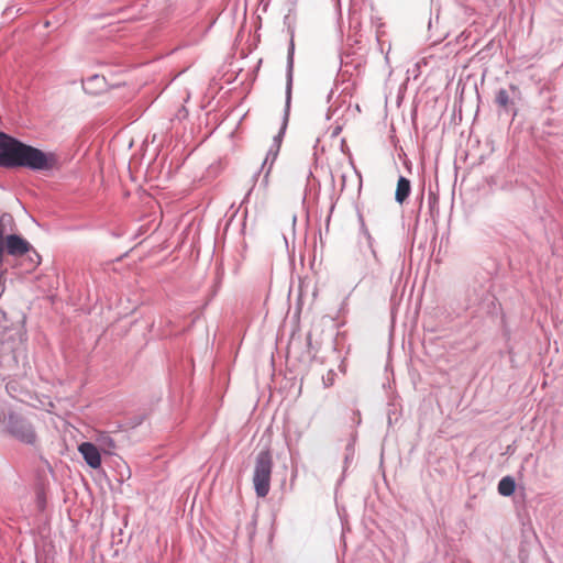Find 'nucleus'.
<instances>
[{
    "label": "nucleus",
    "mask_w": 563,
    "mask_h": 563,
    "mask_svg": "<svg viewBox=\"0 0 563 563\" xmlns=\"http://www.w3.org/2000/svg\"><path fill=\"white\" fill-rule=\"evenodd\" d=\"M12 220V216L9 213L0 214V265L3 262L5 228L11 224Z\"/></svg>",
    "instance_id": "obj_10"
},
{
    "label": "nucleus",
    "mask_w": 563,
    "mask_h": 563,
    "mask_svg": "<svg viewBox=\"0 0 563 563\" xmlns=\"http://www.w3.org/2000/svg\"><path fill=\"white\" fill-rule=\"evenodd\" d=\"M292 54H294V43L291 42L289 53H288V66L289 69L292 67Z\"/></svg>",
    "instance_id": "obj_15"
},
{
    "label": "nucleus",
    "mask_w": 563,
    "mask_h": 563,
    "mask_svg": "<svg viewBox=\"0 0 563 563\" xmlns=\"http://www.w3.org/2000/svg\"><path fill=\"white\" fill-rule=\"evenodd\" d=\"M32 245L18 234H9L4 240V250L12 256H21L29 253Z\"/></svg>",
    "instance_id": "obj_6"
},
{
    "label": "nucleus",
    "mask_w": 563,
    "mask_h": 563,
    "mask_svg": "<svg viewBox=\"0 0 563 563\" xmlns=\"http://www.w3.org/2000/svg\"><path fill=\"white\" fill-rule=\"evenodd\" d=\"M57 162L55 153L44 152L0 131V167L43 172L53 169Z\"/></svg>",
    "instance_id": "obj_1"
},
{
    "label": "nucleus",
    "mask_w": 563,
    "mask_h": 563,
    "mask_svg": "<svg viewBox=\"0 0 563 563\" xmlns=\"http://www.w3.org/2000/svg\"><path fill=\"white\" fill-rule=\"evenodd\" d=\"M296 222V216H292V223Z\"/></svg>",
    "instance_id": "obj_18"
},
{
    "label": "nucleus",
    "mask_w": 563,
    "mask_h": 563,
    "mask_svg": "<svg viewBox=\"0 0 563 563\" xmlns=\"http://www.w3.org/2000/svg\"><path fill=\"white\" fill-rule=\"evenodd\" d=\"M3 418H4V413L2 410H0V422L3 420Z\"/></svg>",
    "instance_id": "obj_16"
},
{
    "label": "nucleus",
    "mask_w": 563,
    "mask_h": 563,
    "mask_svg": "<svg viewBox=\"0 0 563 563\" xmlns=\"http://www.w3.org/2000/svg\"><path fill=\"white\" fill-rule=\"evenodd\" d=\"M519 95L517 86L511 85L509 89L500 88L497 90L495 96V103L500 109V113L517 115V109L515 107V97Z\"/></svg>",
    "instance_id": "obj_5"
},
{
    "label": "nucleus",
    "mask_w": 563,
    "mask_h": 563,
    "mask_svg": "<svg viewBox=\"0 0 563 563\" xmlns=\"http://www.w3.org/2000/svg\"><path fill=\"white\" fill-rule=\"evenodd\" d=\"M78 451L82 459L91 468H99L101 466V455L98 446L91 442H82L78 446Z\"/></svg>",
    "instance_id": "obj_7"
},
{
    "label": "nucleus",
    "mask_w": 563,
    "mask_h": 563,
    "mask_svg": "<svg viewBox=\"0 0 563 563\" xmlns=\"http://www.w3.org/2000/svg\"><path fill=\"white\" fill-rule=\"evenodd\" d=\"M411 191L410 180L404 176L398 178L397 188L395 192V200L402 205L409 197Z\"/></svg>",
    "instance_id": "obj_9"
},
{
    "label": "nucleus",
    "mask_w": 563,
    "mask_h": 563,
    "mask_svg": "<svg viewBox=\"0 0 563 563\" xmlns=\"http://www.w3.org/2000/svg\"><path fill=\"white\" fill-rule=\"evenodd\" d=\"M98 449L106 454H112L115 449L114 440L107 433H101L98 439Z\"/></svg>",
    "instance_id": "obj_12"
},
{
    "label": "nucleus",
    "mask_w": 563,
    "mask_h": 563,
    "mask_svg": "<svg viewBox=\"0 0 563 563\" xmlns=\"http://www.w3.org/2000/svg\"><path fill=\"white\" fill-rule=\"evenodd\" d=\"M333 372H329L327 377H323V384L325 387H329L333 384Z\"/></svg>",
    "instance_id": "obj_14"
},
{
    "label": "nucleus",
    "mask_w": 563,
    "mask_h": 563,
    "mask_svg": "<svg viewBox=\"0 0 563 563\" xmlns=\"http://www.w3.org/2000/svg\"><path fill=\"white\" fill-rule=\"evenodd\" d=\"M8 432L19 441L33 444L36 440V433L32 423L22 415L10 412L7 418Z\"/></svg>",
    "instance_id": "obj_3"
},
{
    "label": "nucleus",
    "mask_w": 563,
    "mask_h": 563,
    "mask_svg": "<svg viewBox=\"0 0 563 563\" xmlns=\"http://www.w3.org/2000/svg\"><path fill=\"white\" fill-rule=\"evenodd\" d=\"M388 422L391 423V416L388 413Z\"/></svg>",
    "instance_id": "obj_17"
},
{
    "label": "nucleus",
    "mask_w": 563,
    "mask_h": 563,
    "mask_svg": "<svg viewBox=\"0 0 563 563\" xmlns=\"http://www.w3.org/2000/svg\"><path fill=\"white\" fill-rule=\"evenodd\" d=\"M497 488L501 496L509 497L515 493L516 489L515 479L510 476H505L499 481Z\"/></svg>",
    "instance_id": "obj_11"
},
{
    "label": "nucleus",
    "mask_w": 563,
    "mask_h": 563,
    "mask_svg": "<svg viewBox=\"0 0 563 563\" xmlns=\"http://www.w3.org/2000/svg\"><path fill=\"white\" fill-rule=\"evenodd\" d=\"M107 82L103 76L92 75L82 81V88L87 93L97 95L106 89Z\"/></svg>",
    "instance_id": "obj_8"
},
{
    "label": "nucleus",
    "mask_w": 563,
    "mask_h": 563,
    "mask_svg": "<svg viewBox=\"0 0 563 563\" xmlns=\"http://www.w3.org/2000/svg\"><path fill=\"white\" fill-rule=\"evenodd\" d=\"M273 457L269 450L261 451L255 459L253 485L257 497L264 498L271 489Z\"/></svg>",
    "instance_id": "obj_2"
},
{
    "label": "nucleus",
    "mask_w": 563,
    "mask_h": 563,
    "mask_svg": "<svg viewBox=\"0 0 563 563\" xmlns=\"http://www.w3.org/2000/svg\"><path fill=\"white\" fill-rule=\"evenodd\" d=\"M290 99H291V75H289L288 84H287V89H286V108H285L284 123H283V126H282L279 133L274 137V144L269 148V151H268V153L266 155V158H265V161L263 162V165H262L263 169L266 168V166L268 165L265 177H267V175L269 174L271 168L273 166V163L275 162V159L277 157V154H278V151H279V146H280V142H282V136H283L284 131H285L286 125H287L288 112H289V107H290Z\"/></svg>",
    "instance_id": "obj_4"
},
{
    "label": "nucleus",
    "mask_w": 563,
    "mask_h": 563,
    "mask_svg": "<svg viewBox=\"0 0 563 563\" xmlns=\"http://www.w3.org/2000/svg\"><path fill=\"white\" fill-rule=\"evenodd\" d=\"M29 255V258L31 261V263L36 266L40 264L41 262V256L40 254L32 247L31 251L29 253H26Z\"/></svg>",
    "instance_id": "obj_13"
}]
</instances>
